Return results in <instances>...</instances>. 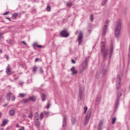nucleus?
<instances>
[{
    "label": "nucleus",
    "instance_id": "nucleus-1",
    "mask_svg": "<svg viewBox=\"0 0 130 130\" xmlns=\"http://www.w3.org/2000/svg\"><path fill=\"white\" fill-rule=\"evenodd\" d=\"M121 22L120 20H118L117 22L116 26L115 29V36L116 37H119L121 29Z\"/></svg>",
    "mask_w": 130,
    "mask_h": 130
},
{
    "label": "nucleus",
    "instance_id": "nucleus-2",
    "mask_svg": "<svg viewBox=\"0 0 130 130\" xmlns=\"http://www.w3.org/2000/svg\"><path fill=\"white\" fill-rule=\"evenodd\" d=\"M101 52L104 57H106L108 53V50L106 48V43L102 42L101 43Z\"/></svg>",
    "mask_w": 130,
    "mask_h": 130
},
{
    "label": "nucleus",
    "instance_id": "nucleus-3",
    "mask_svg": "<svg viewBox=\"0 0 130 130\" xmlns=\"http://www.w3.org/2000/svg\"><path fill=\"white\" fill-rule=\"evenodd\" d=\"M91 115V112L90 111H88L84 119V123L85 125H86L88 123V121L90 119Z\"/></svg>",
    "mask_w": 130,
    "mask_h": 130
},
{
    "label": "nucleus",
    "instance_id": "nucleus-4",
    "mask_svg": "<svg viewBox=\"0 0 130 130\" xmlns=\"http://www.w3.org/2000/svg\"><path fill=\"white\" fill-rule=\"evenodd\" d=\"M11 96H12L11 99ZM6 97H7V100H8V101H10V99H11L12 101H15V96L13 95L12 92H9L8 93H7Z\"/></svg>",
    "mask_w": 130,
    "mask_h": 130
},
{
    "label": "nucleus",
    "instance_id": "nucleus-5",
    "mask_svg": "<svg viewBox=\"0 0 130 130\" xmlns=\"http://www.w3.org/2000/svg\"><path fill=\"white\" fill-rule=\"evenodd\" d=\"M85 88L83 87H80L79 88V97L80 99H82L83 96L84 95V91Z\"/></svg>",
    "mask_w": 130,
    "mask_h": 130
},
{
    "label": "nucleus",
    "instance_id": "nucleus-6",
    "mask_svg": "<svg viewBox=\"0 0 130 130\" xmlns=\"http://www.w3.org/2000/svg\"><path fill=\"white\" fill-rule=\"evenodd\" d=\"M83 39V33L81 31H79V34L78 36V41L79 44H81Z\"/></svg>",
    "mask_w": 130,
    "mask_h": 130
},
{
    "label": "nucleus",
    "instance_id": "nucleus-7",
    "mask_svg": "<svg viewBox=\"0 0 130 130\" xmlns=\"http://www.w3.org/2000/svg\"><path fill=\"white\" fill-rule=\"evenodd\" d=\"M60 35L61 37H65V38H67L69 36V32H67V30H64L63 31H61L60 32Z\"/></svg>",
    "mask_w": 130,
    "mask_h": 130
},
{
    "label": "nucleus",
    "instance_id": "nucleus-8",
    "mask_svg": "<svg viewBox=\"0 0 130 130\" xmlns=\"http://www.w3.org/2000/svg\"><path fill=\"white\" fill-rule=\"evenodd\" d=\"M116 88L117 89H119L120 88V84L121 83V79L120 76L118 75L117 76V81H116Z\"/></svg>",
    "mask_w": 130,
    "mask_h": 130
},
{
    "label": "nucleus",
    "instance_id": "nucleus-9",
    "mask_svg": "<svg viewBox=\"0 0 130 130\" xmlns=\"http://www.w3.org/2000/svg\"><path fill=\"white\" fill-rule=\"evenodd\" d=\"M34 121H35V125L37 127H39V126L40 125V121H39V118L38 116H35V117Z\"/></svg>",
    "mask_w": 130,
    "mask_h": 130
},
{
    "label": "nucleus",
    "instance_id": "nucleus-10",
    "mask_svg": "<svg viewBox=\"0 0 130 130\" xmlns=\"http://www.w3.org/2000/svg\"><path fill=\"white\" fill-rule=\"evenodd\" d=\"M6 73L7 75H11V67L8 66L7 67L6 69Z\"/></svg>",
    "mask_w": 130,
    "mask_h": 130
},
{
    "label": "nucleus",
    "instance_id": "nucleus-11",
    "mask_svg": "<svg viewBox=\"0 0 130 130\" xmlns=\"http://www.w3.org/2000/svg\"><path fill=\"white\" fill-rule=\"evenodd\" d=\"M70 71L71 72H72V75H75V74L78 73V71L75 70V67H72V68H71Z\"/></svg>",
    "mask_w": 130,
    "mask_h": 130
},
{
    "label": "nucleus",
    "instance_id": "nucleus-12",
    "mask_svg": "<svg viewBox=\"0 0 130 130\" xmlns=\"http://www.w3.org/2000/svg\"><path fill=\"white\" fill-rule=\"evenodd\" d=\"M107 25H104V27H103V32H102V34L103 35H105L106 34V32L107 31Z\"/></svg>",
    "mask_w": 130,
    "mask_h": 130
},
{
    "label": "nucleus",
    "instance_id": "nucleus-13",
    "mask_svg": "<svg viewBox=\"0 0 130 130\" xmlns=\"http://www.w3.org/2000/svg\"><path fill=\"white\" fill-rule=\"evenodd\" d=\"M29 101H32V102H35L36 100V97L32 96H30L29 98L28 99Z\"/></svg>",
    "mask_w": 130,
    "mask_h": 130
},
{
    "label": "nucleus",
    "instance_id": "nucleus-14",
    "mask_svg": "<svg viewBox=\"0 0 130 130\" xmlns=\"http://www.w3.org/2000/svg\"><path fill=\"white\" fill-rule=\"evenodd\" d=\"M8 123V119H4L2 125L5 126Z\"/></svg>",
    "mask_w": 130,
    "mask_h": 130
},
{
    "label": "nucleus",
    "instance_id": "nucleus-15",
    "mask_svg": "<svg viewBox=\"0 0 130 130\" xmlns=\"http://www.w3.org/2000/svg\"><path fill=\"white\" fill-rule=\"evenodd\" d=\"M15 113V112L13 110H11L9 111V115L10 116H14Z\"/></svg>",
    "mask_w": 130,
    "mask_h": 130
},
{
    "label": "nucleus",
    "instance_id": "nucleus-16",
    "mask_svg": "<svg viewBox=\"0 0 130 130\" xmlns=\"http://www.w3.org/2000/svg\"><path fill=\"white\" fill-rule=\"evenodd\" d=\"M46 95L44 93H42L41 94V98H42V101H45L46 100Z\"/></svg>",
    "mask_w": 130,
    "mask_h": 130
},
{
    "label": "nucleus",
    "instance_id": "nucleus-17",
    "mask_svg": "<svg viewBox=\"0 0 130 130\" xmlns=\"http://www.w3.org/2000/svg\"><path fill=\"white\" fill-rule=\"evenodd\" d=\"M25 96V93H19L18 97H20V98H24V97Z\"/></svg>",
    "mask_w": 130,
    "mask_h": 130
},
{
    "label": "nucleus",
    "instance_id": "nucleus-18",
    "mask_svg": "<svg viewBox=\"0 0 130 130\" xmlns=\"http://www.w3.org/2000/svg\"><path fill=\"white\" fill-rule=\"evenodd\" d=\"M18 16V14L17 13H14L12 15V17L14 18V19H16L17 16Z\"/></svg>",
    "mask_w": 130,
    "mask_h": 130
},
{
    "label": "nucleus",
    "instance_id": "nucleus-19",
    "mask_svg": "<svg viewBox=\"0 0 130 130\" xmlns=\"http://www.w3.org/2000/svg\"><path fill=\"white\" fill-rule=\"evenodd\" d=\"M28 101H29V100L24 99L22 101H21V103L26 104V103H27V102H28Z\"/></svg>",
    "mask_w": 130,
    "mask_h": 130
},
{
    "label": "nucleus",
    "instance_id": "nucleus-20",
    "mask_svg": "<svg viewBox=\"0 0 130 130\" xmlns=\"http://www.w3.org/2000/svg\"><path fill=\"white\" fill-rule=\"evenodd\" d=\"M38 69V67H36V66H34L33 68H32V72L34 73H36L37 70Z\"/></svg>",
    "mask_w": 130,
    "mask_h": 130
},
{
    "label": "nucleus",
    "instance_id": "nucleus-21",
    "mask_svg": "<svg viewBox=\"0 0 130 130\" xmlns=\"http://www.w3.org/2000/svg\"><path fill=\"white\" fill-rule=\"evenodd\" d=\"M87 110H88V108L87 107H85L84 108V114H86Z\"/></svg>",
    "mask_w": 130,
    "mask_h": 130
},
{
    "label": "nucleus",
    "instance_id": "nucleus-22",
    "mask_svg": "<svg viewBox=\"0 0 130 130\" xmlns=\"http://www.w3.org/2000/svg\"><path fill=\"white\" fill-rule=\"evenodd\" d=\"M43 118H44L43 113H41L40 114V119L41 120H42L43 119Z\"/></svg>",
    "mask_w": 130,
    "mask_h": 130
},
{
    "label": "nucleus",
    "instance_id": "nucleus-23",
    "mask_svg": "<svg viewBox=\"0 0 130 130\" xmlns=\"http://www.w3.org/2000/svg\"><path fill=\"white\" fill-rule=\"evenodd\" d=\"M46 10L48 12H49L51 10V7L50 6H47Z\"/></svg>",
    "mask_w": 130,
    "mask_h": 130
},
{
    "label": "nucleus",
    "instance_id": "nucleus-24",
    "mask_svg": "<svg viewBox=\"0 0 130 130\" xmlns=\"http://www.w3.org/2000/svg\"><path fill=\"white\" fill-rule=\"evenodd\" d=\"M116 120V118H113L112 121V124H115Z\"/></svg>",
    "mask_w": 130,
    "mask_h": 130
},
{
    "label": "nucleus",
    "instance_id": "nucleus-25",
    "mask_svg": "<svg viewBox=\"0 0 130 130\" xmlns=\"http://www.w3.org/2000/svg\"><path fill=\"white\" fill-rule=\"evenodd\" d=\"M107 0H104L102 2V5L104 6L107 3Z\"/></svg>",
    "mask_w": 130,
    "mask_h": 130
},
{
    "label": "nucleus",
    "instance_id": "nucleus-26",
    "mask_svg": "<svg viewBox=\"0 0 130 130\" xmlns=\"http://www.w3.org/2000/svg\"><path fill=\"white\" fill-rule=\"evenodd\" d=\"M90 21H93V15H90Z\"/></svg>",
    "mask_w": 130,
    "mask_h": 130
},
{
    "label": "nucleus",
    "instance_id": "nucleus-27",
    "mask_svg": "<svg viewBox=\"0 0 130 130\" xmlns=\"http://www.w3.org/2000/svg\"><path fill=\"white\" fill-rule=\"evenodd\" d=\"M50 106H51L50 103L49 102H48L47 103V109H48L50 108Z\"/></svg>",
    "mask_w": 130,
    "mask_h": 130
},
{
    "label": "nucleus",
    "instance_id": "nucleus-28",
    "mask_svg": "<svg viewBox=\"0 0 130 130\" xmlns=\"http://www.w3.org/2000/svg\"><path fill=\"white\" fill-rule=\"evenodd\" d=\"M72 4L71 3H68L67 4V6L69 7H71L72 6Z\"/></svg>",
    "mask_w": 130,
    "mask_h": 130
},
{
    "label": "nucleus",
    "instance_id": "nucleus-29",
    "mask_svg": "<svg viewBox=\"0 0 130 130\" xmlns=\"http://www.w3.org/2000/svg\"><path fill=\"white\" fill-rule=\"evenodd\" d=\"M32 117V113H30L28 115V118H31Z\"/></svg>",
    "mask_w": 130,
    "mask_h": 130
},
{
    "label": "nucleus",
    "instance_id": "nucleus-30",
    "mask_svg": "<svg viewBox=\"0 0 130 130\" xmlns=\"http://www.w3.org/2000/svg\"><path fill=\"white\" fill-rule=\"evenodd\" d=\"M66 122H67V118L66 117H64L63 119V122L66 123Z\"/></svg>",
    "mask_w": 130,
    "mask_h": 130
},
{
    "label": "nucleus",
    "instance_id": "nucleus-31",
    "mask_svg": "<svg viewBox=\"0 0 130 130\" xmlns=\"http://www.w3.org/2000/svg\"><path fill=\"white\" fill-rule=\"evenodd\" d=\"M9 13H10L9 12H5V13H4L3 15H8Z\"/></svg>",
    "mask_w": 130,
    "mask_h": 130
},
{
    "label": "nucleus",
    "instance_id": "nucleus-32",
    "mask_svg": "<svg viewBox=\"0 0 130 130\" xmlns=\"http://www.w3.org/2000/svg\"><path fill=\"white\" fill-rule=\"evenodd\" d=\"M102 125H103V121H101L100 122V123H99V126H102Z\"/></svg>",
    "mask_w": 130,
    "mask_h": 130
},
{
    "label": "nucleus",
    "instance_id": "nucleus-33",
    "mask_svg": "<svg viewBox=\"0 0 130 130\" xmlns=\"http://www.w3.org/2000/svg\"><path fill=\"white\" fill-rule=\"evenodd\" d=\"M38 45L37 44H36V43H34L33 44V46L34 47H38Z\"/></svg>",
    "mask_w": 130,
    "mask_h": 130
},
{
    "label": "nucleus",
    "instance_id": "nucleus-34",
    "mask_svg": "<svg viewBox=\"0 0 130 130\" xmlns=\"http://www.w3.org/2000/svg\"><path fill=\"white\" fill-rule=\"evenodd\" d=\"M66 125H67V122H63V126H66Z\"/></svg>",
    "mask_w": 130,
    "mask_h": 130
},
{
    "label": "nucleus",
    "instance_id": "nucleus-35",
    "mask_svg": "<svg viewBox=\"0 0 130 130\" xmlns=\"http://www.w3.org/2000/svg\"><path fill=\"white\" fill-rule=\"evenodd\" d=\"M71 61H72V63H76V62H75V61L74 59H72Z\"/></svg>",
    "mask_w": 130,
    "mask_h": 130
},
{
    "label": "nucleus",
    "instance_id": "nucleus-36",
    "mask_svg": "<svg viewBox=\"0 0 130 130\" xmlns=\"http://www.w3.org/2000/svg\"><path fill=\"white\" fill-rule=\"evenodd\" d=\"M39 59L38 58H35V61L36 62H37L38 61H39Z\"/></svg>",
    "mask_w": 130,
    "mask_h": 130
},
{
    "label": "nucleus",
    "instance_id": "nucleus-37",
    "mask_svg": "<svg viewBox=\"0 0 130 130\" xmlns=\"http://www.w3.org/2000/svg\"><path fill=\"white\" fill-rule=\"evenodd\" d=\"M40 73H43V70L42 68H40Z\"/></svg>",
    "mask_w": 130,
    "mask_h": 130
},
{
    "label": "nucleus",
    "instance_id": "nucleus-38",
    "mask_svg": "<svg viewBox=\"0 0 130 130\" xmlns=\"http://www.w3.org/2000/svg\"><path fill=\"white\" fill-rule=\"evenodd\" d=\"M21 43H23V44H24L25 45H27V44L25 43V41H22Z\"/></svg>",
    "mask_w": 130,
    "mask_h": 130
},
{
    "label": "nucleus",
    "instance_id": "nucleus-39",
    "mask_svg": "<svg viewBox=\"0 0 130 130\" xmlns=\"http://www.w3.org/2000/svg\"><path fill=\"white\" fill-rule=\"evenodd\" d=\"M45 114L46 115H48L49 113L48 112H45Z\"/></svg>",
    "mask_w": 130,
    "mask_h": 130
},
{
    "label": "nucleus",
    "instance_id": "nucleus-40",
    "mask_svg": "<svg viewBox=\"0 0 130 130\" xmlns=\"http://www.w3.org/2000/svg\"><path fill=\"white\" fill-rule=\"evenodd\" d=\"M3 32H0V39L2 38V36H3Z\"/></svg>",
    "mask_w": 130,
    "mask_h": 130
},
{
    "label": "nucleus",
    "instance_id": "nucleus-41",
    "mask_svg": "<svg viewBox=\"0 0 130 130\" xmlns=\"http://www.w3.org/2000/svg\"><path fill=\"white\" fill-rule=\"evenodd\" d=\"M37 47L38 48H42V45H37Z\"/></svg>",
    "mask_w": 130,
    "mask_h": 130
},
{
    "label": "nucleus",
    "instance_id": "nucleus-42",
    "mask_svg": "<svg viewBox=\"0 0 130 130\" xmlns=\"http://www.w3.org/2000/svg\"><path fill=\"white\" fill-rule=\"evenodd\" d=\"M19 127V124H16V127L18 128Z\"/></svg>",
    "mask_w": 130,
    "mask_h": 130
},
{
    "label": "nucleus",
    "instance_id": "nucleus-43",
    "mask_svg": "<svg viewBox=\"0 0 130 130\" xmlns=\"http://www.w3.org/2000/svg\"><path fill=\"white\" fill-rule=\"evenodd\" d=\"M6 19L9 20L10 21H11V20L10 19V18H9V17H6Z\"/></svg>",
    "mask_w": 130,
    "mask_h": 130
},
{
    "label": "nucleus",
    "instance_id": "nucleus-44",
    "mask_svg": "<svg viewBox=\"0 0 130 130\" xmlns=\"http://www.w3.org/2000/svg\"><path fill=\"white\" fill-rule=\"evenodd\" d=\"M109 20H106V21H105V23H106V24H108V23H109Z\"/></svg>",
    "mask_w": 130,
    "mask_h": 130
},
{
    "label": "nucleus",
    "instance_id": "nucleus-45",
    "mask_svg": "<svg viewBox=\"0 0 130 130\" xmlns=\"http://www.w3.org/2000/svg\"><path fill=\"white\" fill-rule=\"evenodd\" d=\"M19 130H25L24 127H21V128L20 129H19Z\"/></svg>",
    "mask_w": 130,
    "mask_h": 130
},
{
    "label": "nucleus",
    "instance_id": "nucleus-46",
    "mask_svg": "<svg viewBox=\"0 0 130 130\" xmlns=\"http://www.w3.org/2000/svg\"><path fill=\"white\" fill-rule=\"evenodd\" d=\"M6 58H7V60H9V56L8 55H6Z\"/></svg>",
    "mask_w": 130,
    "mask_h": 130
},
{
    "label": "nucleus",
    "instance_id": "nucleus-47",
    "mask_svg": "<svg viewBox=\"0 0 130 130\" xmlns=\"http://www.w3.org/2000/svg\"><path fill=\"white\" fill-rule=\"evenodd\" d=\"M2 52H3L2 49H0V53H2Z\"/></svg>",
    "mask_w": 130,
    "mask_h": 130
},
{
    "label": "nucleus",
    "instance_id": "nucleus-48",
    "mask_svg": "<svg viewBox=\"0 0 130 130\" xmlns=\"http://www.w3.org/2000/svg\"><path fill=\"white\" fill-rule=\"evenodd\" d=\"M7 104H5L3 106L4 107H7Z\"/></svg>",
    "mask_w": 130,
    "mask_h": 130
},
{
    "label": "nucleus",
    "instance_id": "nucleus-49",
    "mask_svg": "<svg viewBox=\"0 0 130 130\" xmlns=\"http://www.w3.org/2000/svg\"><path fill=\"white\" fill-rule=\"evenodd\" d=\"M1 116H2V113H0V118H1Z\"/></svg>",
    "mask_w": 130,
    "mask_h": 130
}]
</instances>
